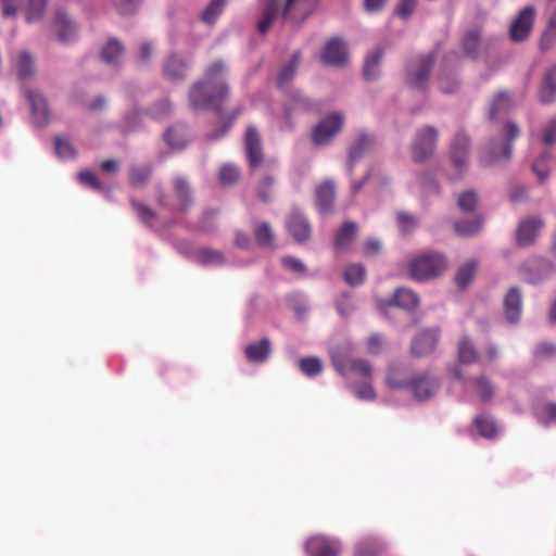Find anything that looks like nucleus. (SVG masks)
I'll list each match as a JSON object with an SVG mask.
<instances>
[{"instance_id":"nucleus-42","label":"nucleus","mask_w":556,"mask_h":556,"mask_svg":"<svg viewBox=\"0 0 556 556\" xmlns=\"http://www.w3.org/2000/svg\"><path fill=\"white\" fill-rule=\"evenodd\" d=\"M480 33L477 29L469 30L463 39V48L467 55L477 58L479 54Z\"/></svg>"},{"instance_id":"nucleus-48","label":"nucleus","mask_w":556,"mask_h":556,"mask_svg":"<svg viewBox=\"0 0 556 556\" xmlns=\"http://www.w3.org/2000/svg\"><path fill=\"white\" fill-rule=\"evenodd\" d=\"M47 0H29L26 11V20L28 23L40 20L45 13Z\"/></svg>"},{"instance_id":"nucleus-21","label":"nucleus","mask_w":556,"mask_h":556,"mask_svg":"<svg viewBox=\"0 0 556 556\" xmlns=\"http://www.w3.org/2000/svg\"><path fill=\"white\" fill-rule=\"evenodd\" d=\"M287 227L289 233L298 242H304L311 238L312 228L307 218L299 211H293L290 215Z\"/></svg>"},{"instance_id":"nucleus-58","label":"nucleus","mask_w":556,"mask_h":556,"mask_svg":"<svg viewBox=\"0 0 556 556\" xmlns=\"http://www.w3.org/2000/svg\"><path fill=\"white\" fill-rule=\"evenodd\" d=\"M366 276V268L361 263H351L344 269V277L350 278H364Z\"/></svg>"},{"instance_id":"nucleus-51","label":"nucleus","mask_w":556,"mask_h":556,"mask_svg":"<svg viewBox=\"0 0 556 556\" xmlns=\"http://www.w3.org/2000/svg\"><path fill=\"white\" fill-rule=\"evenodd\" d=\"M54 149L55 153L62 159H71L75 155V149L72 143L62 137H55Z\"/></svg>"},{"instance_id":"nucleus-5","label":"nucleus","mask_w":556,"mask_h":556,"mask_svg":"<svg viewBox=\"0 0 556 556\" xmlns=\"http://www.w3.org/2000/svg\"><path fill=\"white\" fill-rule=\"evenodd\" d=\"M520 134L518 126L514 123H507L504 126L500 141H490L482 150L481 162L485 165H492L498 161L508 160L511 156V142Z\"/></svg>"},{"instance_id":"nucleus-23","label":"nucleus","mask_w":556,"mask_h":556,"mask_svg":"<svg viewBox=\"0 0 556 556\" xmlns=\"http://www.w3.org/2000/svg\"><path fill=\"white\" fill-rule=\"evenodd\" d=\"M316 204L321 214H327L332 211L336 200L334 184L326 180L319 184L315 189Z\"/></svg>"},{"instance_id":"nucleus-39","label":"nucleus","mask_w":556,"mask_h":556,"mask_svg":"<svg viewBox=\"0 0 556 556\" xmlns=\"http://www.w3.org/2000/svg\"><path fill=\"white\" fill-rule=\"evenodd\" d=\"M195 260L202 265H222L225 257L220 251L201 248L195 252Z\"/></svg>"},{"instance_id":"nucleus-43","label":"nucleus","mask_w":556,"mask_h":556,"mask_svg":"<svg viewBox=\"0 0 556 556\" xmlns=\"http://www.w3.org/2000/svg\"><path fill=\"white\" fill-rule=\"evenodd\" d=\"M164 139L174 149H181L186 144V135L182 128H168L164 134Z\"/></svg>"},{"instance_id":"nucleus-22","label":"nucleus","mask_w":556,"mask_h":556,"mask_svg":"<svg viewBox=\"0 0 556 556\" xmlns=\"http://www.w3.org/2000/svg\"><path fill=\"white\" fill-rule=\"evenodd\" d=\"M418 296L415 292L406 288H399L395 290L390 299L380 302L381 308L389 306H397L403 309H413L418 305Z\"/></svg>"},{"instance_id":"nucleus-47","label":"nucleus","mask_w":556,"mask_h":556,"mask_svg":"<svg viewBox=\"0 0 556 556\" xmlns=\"http://www.w3.org/2000/svg\"><path fill=\"white\" fill-rule=\"evenodd\" d=\"M226 0H212L202 13V21L212 24L216 21L222 13Z\"/></svg>"},{"instance_id":"nucleus-33","label":"nucleus","mask_w":556,"mask_h":556,"mask_svg":"<svg viewBox=\"0 0 556 556\" xmlns=\"http://www.w3.org/2000/svg\"><path fill=\"white\" fill-rule=\"evenodd\" d=\"M383 48H376L366 59L364 63V77L370 81L379 76V64L383 56Z\"/></svg>"},{"instance_id":"nucleus-62","label":"nucleus","mask_w":556,"mask_h":556,"mask_svg":"<svg viewBox=\"0 0 556 556\" xmlns=\"http://www.w3.org/2000/svg\"><path fill=\"white\" fill-rule=\"evenodd\" d=\"M282 266L290 270L293 274H304L305 265L298 258L294 257H285L281 261Z\"/></svg>"},{"instance_id":"nucleus-24","label":"nucleus","mask_w":556,"mask_h":556,"mask_svg":"<svg viewBox=\"0 0 556 556\" xmlns=\"http://www.w3.org/2000/svg\"><path fill=\"white\" fill-rule=\"evenodd\" d=\"M374 143V139L367 134H359L355 138L349 149L348 169L350 173L353 172L355 163L358 162L365 155V153L371 149Z\"/></svg>"},{"instance_id":"nucleus-2","label":"nucleus","mask_w":556,"mask_h":556,"mask_svg":"<svg viewBox=\"0 0 556 556\" xmlns=\"http://www.w3.org/2000/svg\"><path fill=\"white\" fill-rule=\"evenodd\" d=\"M331 358L336 370L343 377L349 378L355 375L363 382L351 381L348 384L349 390L361 401H375L376 391L371 384L374 369L370 363L363 358H352L346 353L331 351Z\"/></svg>"},{"instance_id":"nucleus-38","label":"nucleus","mask_w":556,"mask_h":556,"mask_svg":"<svg viewBox=\"0 0 556 556\" xmlns=\"http://www.w3.org/2000/svg\"><path fill=\"white\" fill-rule=\"evenodd\" d=\"M301 61V53L294 52L291 60L281 68L277 83L280 88L285 87L295 75Z\"/></svg>"},{"instance_id":"nucleus-3","label":"nucleus","mask_w":556,"mask_h":556,"mask_svg":"<svg viewBox=\"0 0 556 556\" xmlns=\"http://www.w3.org/2000/svg\"><path fill=\"white\" fill-rule=\"evenodd\" d=\"M318 0H264L258 31L266 34L274 20L281 16L294 25L303 23L316 9Z\"/></svg>"},{"instance_id":"nucleus-30","label":"nucleus","mask_w":556,"mask_h":556,"mask_svg":"<svg viewBox=\"0 0 556 556\" xmlns=\"http://www.w3.org/2000/svg\"><path fill=\"white\" fill-rule=\"evenodd\" d=\"M357 224L353 222L344 223L334 235V247L344 249L350 245L357 235Z\"/></svg>"},{"instance_id":"nucleus-55","label":"nucleus","mask_w":556,"mask_h":556,"mask_svg":"<svg viewBox=\"0 0 556 556\" xmlns=\"http://www.w3.org/2000/svg\"><path fill=\"white\" fill-rule=\"evenodd\" d=\"M132 206L138 213L140 220L147 225H152L153 220L156 218V214L149 206L141 204L135 200H132Z\"/></svg>"},{"instance_id":"nucleus-15","label":"nucleus","mask_w":556,"mask_h":556,"mask_svg":"<svg viewBox=\"0 0 556 556\" xmlns=\"http://www.w3.org/2000/svg\"><path fill=\"white\" fill-rule=\"evenodd\" d=\"M320 59L328 66H344L348 63L345 42L337 37L329 39L324 47Z\"/></svg>"},{"instance_id":"nucleus-37","label":"nucleus","mask_w":556,"mask_h":556,"mask_svg":"<svg viewBox=\"0 0 556 556\" xmlns=\"http://www.w3.org/2000/svg\"><path fill=\"white\" fill-rule=\"evenodd\" d=\"M55 24L58 28V37L62 42L68 41L74 36L75 25L65 13L59 12L56 14Z\"/></svg>"},{"instance_id":"nucleus-9","label":"nucleus","mask_w":556,"mask_h":556,"mask_svg":"<svg viewBox=\"0 0 556 556\" xmlns=\"http://www.w3.org/2000/svg\"><path fill=\"white\" fill-rule=\"evenodd\" d=\"M433 63L434 58L431 54L412 60L407 65V85L414 89H424L430 77Z\"/></svg>"},{"instance_id":"nucleus-19","label":"nucleus","mask_w":556,"mask_h":556,"mask_svg":"<svg viewBox=\"0 0 556 556\" xmlns=\"http://www.w3.org/2000/svg\"><path fill=\"white\" fill-rule=\"evenodd\" d=\"M543 222L535 216H530L520 222L516 231V241L518 245L526 247L534 242Z\"/></svg>"},{"instance_id":"nucleus-52","label":"nucleus","mask_w":556,"mask_h":556,"mask_svg":"<svg viewBox=\"0 0 556 556\" xmlns=\"http://www.w3.org/2000/svg\"><path fill=\"white\" fill-rule=\"evenodd\" d=\"M551 159L549 152H544L540 159L534 161L532 165V169L538 176L539 181L542 184L546 180L548 177V169L546 167L547 161Z\"/></svg>"},{"instance_id":"nucleus-8","label":"nucleus","mask_w":556,"mask_h":556,"mask_svg":"<svg viewBox=\"0 0 556 556\" xmlns=\"http://www.w3.org/2000/svg\"><path fill=\"white\" fill-rule=\"evenodd\" d=\"M173 193L176 202L170 197L160 191L157 202L162 206L186 211L193 204V194L189 181L184 177H175L172 181Z\"/></svg>"},{"instance_id":"nucleus-26","label":"nucleus","mask_w":556,"mask_h":556,"mask_svg":"<svg viewBox=\"0 0 556 556\" xmlns=\"http://www.w3.org/2000/svg\"><path fill=\"white\" fill-rule=\"evenodd\" d=\"M270 351V341L267 338H263L258 342L248 344L245 346L244 353L250 362L264 363L269 357Z\"/></svg>"},{"instance_id":"nucleus-25","label":"nucleus","mask_w":556,"mask_h":556,"mask_svg":"<svg viewBox=\"0 0 556 556\" xmlns=\"http://www.w3.org/2000/svg\"><path fill=\"white\" fill-rule=\"evenodd\" d=\"M187 70V62L177 54L170 55L163 67L164 76L172 81L182 80L186 77Z\"/></svg>"},{"instance_id":"nucleus-59","label":"nucleus","mask_w":556,"mask_h":556,"mask_svg":"<svg viewBox=\"0 0 556 556\" xmlns=\"http://www.w3.org/2000/svg\"><path fill=\"white\" fill-rule=\"evenodd\" d=\"M542 142L545 146H552L556 142V117L553 118L544 128Z\"/></svg>"},{"instance_id":"nucleus-41","label":"nucleus","mask_w":556,"mask_h":556,"mask_svg":"<svg viewBox=\"0 0 556 556\" xmlns=\"http://www.w3.org/2000/svg\"><path fill=\"white\" fill-rule=\"evenodd\" d=\"M482 226V219L477 217L470 220H458L454 224V229L457 235L467 237L477 233Z\"/></svg>"},{"instance_id":"nucleus-44","label":"nucleus","mask_w":556,"mask_h":556,"mask_svg":"<svg viewBox=\"0 0 556 556\" xmlns=\"http://www.w3.org/2000/svg\"><path fill=\"white\" fill-rule=\"evenodd\" d=\"M254 236L261 247H270L274 241V232L268 223H262L256 226Z\"/></svg>"},{"instance_id":"nucleus-11","label":"nucleus","mask_w":556,"mask_h":556,"mask_svg":"<svg viewBox=\"0 0 556 556\" xmlns=\"http://www.w3.org/2000/svg\"><path fill=\"white\" fill-rule=\"evenodd\" d=\"M343 125V115L334 112L321 119L313 129L312 138L315 144L324 146L340 131Z\"/></svg>"},{"instance_id":"nucleus-1","label":"nucleus","mask_w":556,"mask_h":556,"mask_svg":"<svg viewBox=\"0 0 556 556\" xmlns=\"http://www.w3.org/2000/svg\"><path fill=\"white\" fill-rule=\"evenodd\" d=\"M226 65L218 60L207 66L203 79L195 83L189 91L190 105L194 110L213 109L222 114L223 103L229 88L225 81Z\"/></svg>"},{"instance_id":"nucleus-10","label":"nucleus","mask_w":556,"mask_h":556,"mask_svg":"<svg viewBox=\"0 0 556 556\" xmlns=\"http://www.w3.org/2000/svg\"><path fill=\"white\" fill-rule=\"evenodd\" d=\"M438 141V130L432 126H426L416 134L412 146L413 159L416 162H424L430 157L434 151Z\"/></svg>"},{"instance_id":"nucleus-16","label":"nucleus","mask_w":556,"mask_h":556,"mask_svg":"<svg viewBox=\"0 0 556 556\" xmlns=\"http://www.w3.org/2000/svg\"><path fill=\"white\" fill-rule=\"evenodd\" d=\"M522 294L519 288L511 287L504 296V316L508 324H519L522 315Z\"/></svg>"},{"instance_id":"nucleus-17","label":"nucleus","mask_w":556,"mask_h":556,"mask_svg":"<svg viewBox=\"0 0 556 556\" xmlns=\"http://www.w3.org/2000/svg\"><path fill=\"white\" fill-rule=\"evenodd\" d=\"M440 331L438 328H429L419 332L412 341V352L417 356L432 353L438 344Z\"/></svg>"},{"instance_id":"nucleus-56","label":"nucleus","mask_w":556,"mask_h":556,"mask_svg":"<svg viewBox=\"0 0 556 556\" xmlns=\"http://www.w3.org/2000/svg\"><path fill=\"white\" fill-rule=\"evenodd\" d=\"M399 227L403 232H409L414 230L417 225L418 220L414 215H410L408 213L401 212L396 216Z\"/></svg>"},{"instance_id":"nucleus-50","label":"nucleus","mask_w":556,"mask_h":556,"mask_svg":"<svg viewBox=\"0 0 556 556\" xmlns=\"http://www.w3.org/2000/svg\"><path fill=\"white\" fill-rule=\"evenodd\" d=\"M378 547L376 540L368 538L362 540L355 547L354 556H376Z\"/></svg>"},{"instance_id":"nucleus-36","label":"nucleus","mask_w":556,"mask_h":556,"mask_svg":"<svg viewBox=\"0 0 556 556\" xmlns=\"http://www.w3.org/2000/svg\"><path fill=\"white\" fill-rule=\"evenodd\" d=\"M513 105L511 99L507 92H498L494 97L490 111L489 116L491 119H495L498 115L502 113H506L510 110Z\"/></svg>"},{"instance_id":"nucleus-28","label":"nucleus","mask_w":556,"mask_h":556,"mask_svg":"<svg viewBox=\"0 0 556 556\" xmlns=\"http://www.w3.org/2000/svg\"><path fill=\"white\" fill-rule=\"evenodd\" d=\"M479 358L473 342L466 336L462 337L457 345V359L459 364L471 365Z\"/></svg>"},{"instance_id":"nucleus-57","label":"nucleus","mask_w":556,"mask_h":556,"mask_svg":"<svg viewBox=\"0 0 556 556\" xmlns=\"http://www.w3.org/2000/svg\"><path fill=\"white\" fill-rule=\"evenodd\" d=\"M478 267V260H468L458 268L456 278H472L477 274Z\"/></svg>"},{"instance_id":"nucleus-61","label":"nucleus","mask_w":556,"mask_h":556,"mask_svg":"<svg viewBox=\"0 0 556 556\" xmlns=\"http://www.w3.org/2000/svg\"><path fill=\"white\" fill-rule=\"evenodd\" d=\"M440 90L444 93H452L453 91H455L457 88H458V80L456 79L455 76H445V75H441L440 76Z\"/></svg>"},{"instance_id":"nucleus-60","label":"nucleus","mask_w":556,"mask_h":556,"mask_svg":"<svg viewBox=\"0 0 556 556\" xmlns=\"http://www.w3.org/2000/svg\"><path fill=\"white\" fill-rule=\"evenodd\" d=\"M364 253L368 256H374L382 251V243L377 238H368L363 243Z\"/></svg>"},{"instance_id":"nucleus-32","label":"nucleus","mask_w":556,"mask_h":556,"mask_svg":"<svg viewBox=\"0 0 556 556\" xmlns=\"http://www.w3.org/2000/svg\"><path fill=\"white\" fill-rule=\"evenodd\" d=\"M475 428L486 439H494L502 432L501 426L493 418L483 415L475 419Z\"/></svg>"},{"instance_id":"nucleus-53","label":"nucleus","mask_w":556,"mask_h":556,"mask_svg":"<svg viewBox=\"0 0 556 556\" xmlns=\"http://www.w3.org/2000/svg\"><path fill=\"white\" fill-rule=\"evenodd\" d=\"M533 355L539 361L552 358L556 356V344L552 342H541L535 346Z\"/></svg>"},{"instance_id":"nucleus-64","label":"nucleus","mask_w":556,"mask_h":556,"mask_svg":"<svg viewBox=\"0 0 556 556\" xmlns=\"http://www.w3.org/2000/svg\"><path fill=\"white\" fill-rule=\"evenodd\" d=\"M417 0H401L396 8V14L402 17H408L416 7Z\"/></svg>"},{"instance_id":"nucleus-4","label":"nucleus","mask_w":556,"mask_h":556,"mask_svg":"<svg viewBox=\"0 0 556 556\" xmlns=\"http://www.w3.org/2000/svg\"><path fill=\"white\" fill-rule=\"evenodd\" d=\"M386 384L391 390L409 389L416 401H426L434 396L440 389V380L430 372L408 374L399 368H390Z\"/></svg>"},{"instance_id":"nucleus-14","label":"nucleus","mask_w":556,"mask_h":556,"mask_svg":"<svg viewBox=\"0 0 556 556\" xmlns=\"http://www.w3.org/2000/svg\"><path fill=\"white\" fill-rule=\"evenodd\" d=\"M469 151L470 140L468 136L464 132L456 134L452 141L450 153L452 163L460 176L467 170L469 163Z\"/></svg>"},{"instance_id":"nucleus-49","label":"nucleus","mask_w":556,"mask_h":556,"mask_svg":"<svg viewBox=\"0 0 556 556\" xmlns=\"http://www.w3.org/2000/svg\"><path fill=\"white\" fill-rule=\"evenodd\" d=\"M240 177L239 168L235 165L226 164L219 169V180L225 186L235 184Z\"/></svg>"},{"instance_id":"nucleus-34","label":"nucleus","mask_w":556,"mask_h":556,"mask_svg":"<svg viewBox=\"0 0 556 556\" xmlns=\"http://www.w3.org/2000/svg\"><path fill=\"white\" fill-rule=\"evenodd\" d=\"M534 416L539 424L551 427L556 425V403L545 402L538 404Z\"/></svg>"},{"instance_id":"nucleus-46","label":"nucleus","mask_w":556,"mask_h":556,"mask_svg":"<svg viewBox=\"0 0 556 556\" xmlns=\"http://www.w3.org/2000/svg\"><path fill=\"white\" fill-rule=\"evenodd\" d=\"M300 368L307 377H315L321 372L323 364L318 357H305L300 361Z\"/></svg>"},{"instance_id":"nucleus-40","label":"nucleus","mask_w":556,"mask_h":556,"mask_svg":"<svg viewBox=\"0 0 556 556\" xmlns=\"http://www.w3.org/2000/svg\"><path fill=\"white\" fill-rule=\"evenodd\" d=\"M124 53L123 45L115 39H111L103 47L101 56L102 59L110 64H115L118 58Z\"/></svg>"},{"instance_id":"nucleus-18","label":"nucleus","mask_w":556,"mask_h":556,"mask_svg":"<svg viewBox=\"0 0 556 556\" xmlns=\"http://www.w3.org/2000/svg\"><path fill=\"white\" fill-rule=\"evenodd\" d=\"M24 94L30 104L34 122L38 126L46 125L50 117L46 98L37 90L28 88H24Z\"/></svg>"},{"instance_id":"nucleus-63","label":"nucleus","mask_w":556,"mask_h":556,"mask_svg":"<svg viewBox=\"0 0 556 556\" xmlns=\"http://www.w3.org/2000/svg\"><path fill=\"white\" fill-rule=\"evenodd\" d=\"M78 178L83 184H86L96 190L102 189V185L99 181L98 177L90 170H81L78 174Z\"/></svg>"},{"instance_id":"nucleus-20","label":"nucleus","mask_w":556,"mask_h":556,"mask_svg":"<svg viewBox=\"0 0 556 556\" xmlns=\"http://www.w3.org/2000/svg\"><path fill=\"white\" fill-rule=\"evenodd\" d=\"M244 143L250 165L252 167L261 165L263 161V147L261 136L255 127H248L245 131Z\"/></svg>"},{"instance_id":"nucleus-13","label":"nucleus","mask_w":556,"mask_h":556,"mask_svg":"<svg viewBox=\"0 0 556 556\" xmlns=\"http://www.w3.org/2000/svg\"><path fill=\"white\" fill-rule=\"evenodd\" d=\"M308 556H339L342 546L339 540L325 535H313L305 543Z\"/></svg>"},{"instance_id":"nucleus-27","label":"nucleus","mask_w":556,"mask_h":556,"mask_svg":"<svg viewBox=\"0 0 556 556\" xmlns=\"http://www.w3.org/2000/svg\"><path fill=\"white\" fill-rule=\"evenodd\" d=\"M14 70L21 81H25L35 75V61L33 55L27 51H22L15 63Z\"/></svg>"},{"instance_id":"nucleus-35","label":"nucleus","mask_w":556,"mask_h":556,"mask_svg":"<svg viewBox=\"0 0 556 556\" xmlns=\"http://www.w3.org/2000/svg\"><path fill=\"white\" fill-rule=\"evenodd\" d=\"M151 165H134L129 168V182L132 187L139 188L147 185L152 175Z\"/></svg>"},{"instance_id":"nucleus-31","label":"nucleus","mask_w":556,"mask_h":556,"mask_svg":"<svg viewBox=\"0 0 556 556\" xmlns=\"http://www.w3.org/2000/svg\"><path fill=\"white\" fill-rule=\"evenodd\" d=\"M552 269V263L543 257H531L522 266L523 273L534 277L549 275Z\"/></svg>"},{"instance_id":"nucleus-12","label":"nucleus","mask_w":556,"mask_h":556,"mask_svg":"<svg viewBox=\"0 0 556 556\" xmlns=\"http://www.w3.org/2000/svg\"><path fill=\"white\" fill-rule=\"evenodd\" d=\"M535 9L532 5L523 8L509 27V37L515 42L525 41L533 29Z\"/></svg>"},{"instance_id":"nucleus-6","label":"nucleus","mask_w":556,"mask_h":556,"mask_svg":"<svg viewBox=\"0 0 556 556\" xmlns=\"http://www.w3.org/2000/svg\"><path fill=\"white\" fill-rule=\"evenodd\" d=\"M447 268V260L439 252H427L415 257L409 265L412 278H435Z\"/></svg>"},{"instance_id":"nucleus-7","label":"nucleus","mask_w":556,"mask_h":556,"mask_svg":"<svg viewBox=\"0 0 556 556\" xmlns=\"http://www.w3.org/2000/svg\"><path fill=\"white\" fill-rule=\"evenodd\" d=\"M450 375L455 380L462 382L473 395L480 401H491L496 394V387L490 378L484 375H480L469 380H466L463 376L459 365H454L450 369Z\"/></svg>"},{"instance_id":"nucleus-54","label":"nucleus","mask_w":556,"mask_h":556,"mask_svg":"<svg viewBox=\"0 0 556 556\" xmlns=\"http://www.w3.org/2000/svg\"><path fill=\"white\" fill-rule=\"evenodd\" d=\"M274 178L271 176H265L257 187V194L264 202H269L273 198L274 190Z\"/></svg>"},{"instance_id":"nucleus-29","label":"nucleus","mask_w":556,"mask_h":556,"mask_svg":"<svg viewBox=\"0 0 556 556\" xmlns=\"http://www.w3.org/2000/svg\"><path fill=\"white\" fill-rule=\"evenodd\" d=\"M556 98V66L551 67L544 75L540 89L541 102L548 104Z\"/></svg>"},{"instance_id":"nucleus-45","label":"nucleus","mask_w":556,"mask_h":556,"mask_svg":"<svg viewBox=\"0 0 556 556\" xmlns=\"http://www.w3.org/2000/svg\"><path fill=\"white\" fill-rule=\"evenodd\" d=\"M478 204V194L473 190L462 192L457 198V206L463 212H471Z\"/></svg>"}]
</instances>
